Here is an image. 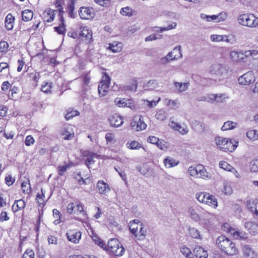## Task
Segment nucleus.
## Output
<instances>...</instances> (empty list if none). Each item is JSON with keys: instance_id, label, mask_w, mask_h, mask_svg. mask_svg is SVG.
Masks as SVG:
<instances>
[{"instance_id": "f257e3e1", "label": "nucleus", "mask_w": 258, "mask_h": 258, "mask_svg": "<svg viewBox=\"0 0 258 258\" xmlns=\"http://www.w3.org/2000/svg\"><path fill=\"white\" fill-rule=\"evenodd\" d=\"M216 243L218 247L228 255H234L238 252L235 244L224 236H219L216 240Z\"/></svg>"}, {"instance_id": "f03ea898", "label": "nucleus", "mask_w": 258, "mask_h": 258, "mask_svg": "<svg viewBox=\"0 0 258 258\" xmlns=\"http://www.w3.org/2000/svg\"><path fill=\"white\" fill-rule=\"evenodd\" d=\"M196 198L201 203L205 204L214 209L218 207V202L216 197L209 193L205 192H197Z\"/></svg>"}, {"instance_id": "7ed1b4c3", "label": "nucleus", "mask_w": 258, "mask_h": 258, "mask_svg": "<svg viewBox=\"0 0 258 258\" xmlns=\"http://www.w3.org/2000/svg\"><path fill=\"white\" fill-rule=\"evenodd\" d=\"M103 249L112 253L116 256H121L123 254L124 249L119 241L116 238H111L108 241L107 245Z\"/></svg>"}, {"instance_id": "20e7f679", "label": "nucleus", "mask_w": 258, "mask_h": 258, "mask_svg": "<svg viewBox=\"0 0 258 258\" xmlns=\"http://www.w3.org/2000/svg\"><path fill=\"white\" fill-rule=\"evenodd\" d=\"M237 20L240 25L250 28H254L258 25V18L251 14L240 15Z\"/></svg>"}, {"instance_id": "39448f33", "label": "nucleus", "mask_w": 258, "mask_h": 258, "mask_svg": "<svg viewBox=\"0 0 258 258\" xmlns=\"http://www.w3.org/2000/svg\"><path fill=\"white\" fill-rule=\"evenodd\" d=\"M227 98H228V96L225 93L210 94L201 97L199 100L218 103L224 102Z\"/></svg>"}, {"instance_id": "423d86ee", "label": "nucleus", "mask_w": 258, "mask_h": 258, "mask_svg": "<svg viewBox=\"0 0 258 258\" xmlns=\"http://www.w3.org/2000/svg\"><path fill=\"white\" fill-rule=\"evenodd\" d=\"M110 83V77L106 73L103 72L102 80L98 87V93L100 96L103 97L106 95Z\"/></svg>"}, {"instance_id": "0eeeda50", "label": "nucleus", "mask_w": 258, "mask_h": 258, "mask_svg": "<svg viewBox=\"0 0 258 258\" xmlns=\"http://www.w3.org/2000/svg\"><path fill=\"white\" fill-rule=\"evenodd\" d=\"M188 173L191 176H197V177H208V172L204 166L199 164L196 166H190L187 170Z\"/></svg>"}, {"instance_id": "6e6552de", "label": "nucleus", "mask_w": 258, "mask_h": 258, "mask_svg": "<svg viewBox=\"0 0 258 258\" xmlns=\"http://www.w3.org/2000/svg\"><path fill=\"white\" fill-rule=\"evenodd\" d=\"M131 232L134 235L137 240H144L147 235V230L144 224H141L139 226L133 227L131 225Z\"/></svg>"}, {"instance_id": "1a4fd4ad", "label": "nucleus", "mask_w": 258, "mask_h": 258, "mask_svg": "<svg viewBox=\"0 0 258 258\" xmlns=\"http://www.w3.org/2000/svg\"><path fill=\"white\" fill-rule=\"evenodd\" d=\"M131 126L133 130L139 132L145 130L147 124L141 116H136L132 119Z\"/></svg>"}, {"instance_id": "9d476101", "label": "nucleus", "mask_w": 258, "mask_h": 258, "mask_svg": "<svg viewBox=\"0 0 258 258\" xmlns=\"http://www.w3.org/2000/svg\"><path fill=\"white\" fill-rule=\"evenodd\" d=\"M79 15L82 19L89 20L93 18L95 16V13L92 8L81 7L79 12Z\"/></svg>"}, {"instance_id": "9b49d317", "label": "nucleus", "mask_w": 258, "mask_h": 258, "mask_svg": "<svg viewBox=\"0 0 258 258\" xmlns=\"http://www.w3.org/2000/svg\"><path fill=\"white\" fill-rule=\"evenodd\" d=\"M169 125L174 131L178 132L182 135H185L189 132L188 128L186 124L181 125L174 121H171Z\"/></svg>"}, {"instance_id": "f8f14e48", "label": "nucleus", "mask_w": 258, "mask_h": 258, "mask_svg": "<svg viewBox=\"0 0 258 258\" xmlns=\"http://www.w3.org/2000/svg\"><path fill=\"white\" fill-rule=\"evenodd\" d=\"M239 84L243 85H248L255 81V77L252 72L249 71L238 78Z\"/></svg>"}, {"instance_id": "ddd939ff", "label": "nucleus", "mask_w": 258, "mask_h": 258, "mask_svg": "<svg viewBox=\"0 0 258 258\" xmlns=\"http://www.w3.org/2000/svg\"><path fill=\"white\" fill-rule=\"evenodd\" d=\"M224 228H226L227 232L232 235L235 239H244L247 238V234L245 232L229 227L228 224H225L224 225Z\"/></svg>"}, {"instance_id": "4468645a", "label": "nucleus", "mask_w": 258, "mask_h": 258, "mask_svg": "<svg viewBox=\"0 0 258 258\" xmlns=\"http://www.w3.org/2000/svg\"><path fill=\"white\" fill-rule=\"evenodd\" d=\"M57 11L59 12L60 24H59L58 26L55 27L54 29L55 31L58 34L63 35L64 34L66 30V26L64 24V20L63 17V14L64 11L63 10L61 9H58Z\"/></svg>"}, {"instance_id": "2eb2a0df", "label": "nucleus", "mask_w": 258, "mask_h": 258, "mask_svg": "<svg viewBox=\"0 0 258 258\" xmlns=\"http://www.w3.org/2000/svg\"><path fill=\"white\" fill-rule=\"evenodd\" d=\"M67 236L69 241L77 244L81 238L82 233L80 231L72 230L67 233Z\"/></svg>"}, {"instance_id": "dca6fc26", "label": "nucleus", "mask_w": 258, "mask_h": 258, "mask_svg": "<svg viewBox=\"0 0 258 258\" xmlns=\"http://www.w3.org/2000/svg\"><path fill=\"white\" fill-rule=\"evenodd\" d=\"M244 258H257V253L249 245H244L242 249Z\"/></svg>"}, {"instance_id": "f3484780", "label": "nucleus", "mask_w": 258, "mask_h": 258, "mask_svg": "<svg viewBox=\"0 0 258 258\" xmlns=\"http://www.w3.org/2000/svg\"><path fill=\"white\" fill-rule=\"evenodd\" d=\"M83 156L86 157L85 164L89 167V166L94 162V158H98L99 155L96 153H93L89 151H84L83 153Z\"/></svg>"}, {"instance_id": "a211bd4d", "label": "nucleus", "mask_w": 258, "mask_h": 258, "mask_svg": "<svg viewBox=\"0 0 258 258\" xmlns=\"http://www.w3.org/2000/svg\"><path fill=\"white\" fill-rule=\"evenodd\" d=\"M211 41L213 42L224 41L226 42L231 43V40L233 36L225 35L213 34L210 36Z\"/></svg>"}, {"instance_id": "6ab92c4d", "label": "nucleus", "mask_w": 258, "mask_h": 258, "mask_svg": "<svg viewBox=\"0 0 258 258\" xmlns=\"http://www.w3.org/2000/svg\"><path fill=\"white\" fill-rule=\"evenodd\" d=\"M198 208L197 207L189 206L187 209V213L190 218L196 222L200 220V217L198 213Z\"/></svg>"}, {"instance_id": "aec40b11", "label": "nucleus", "mask_w": 258, "mask_h": 258, "mask_svg": "<svg viewBox=\"0 0 258 258\" xmlns=\"http://www.w3.org/2000/svg\"><path fill=\"white\" fill-rule=\"evenodd\" d=\"M193 252L197 258H208V253L206 250L200 245H196Z\"/></svg>"}, {"instance_id": "412c9836", "label": "nucleus", "mask_w": 258, "mask_h": 258, "mask_svg": "<svg viewBox=\"0 0 258 258\" xmlns=\"http://www.w3.org/2000/svg\"><path fill=\"white\" fill-rule=\"evenodd\" d=\"M238 145V141L233 139H227L225 147H224V151L225 152H232L237 148Z\"/></svg>"}, {"instance_id": "4be33fe9", "label": "nucleus", "mask_w": 258, "mask_h": 258, "mask_svg": "<svg viewBox=\"0 0 258 258\" xmlns=\"http://www.w3.org/2000/svg\"><path fill=\"white\" fill-rule=\"evenodd\" d=\"M109 120L111 125L115 127L120 126L123 122V117L116 114L110 116Z\"/></svg>"}, {"instance_id": "5701e85b", "label": "nucleus", "mask_w": 258, "mask_h": 258, "mask_svg": "<svg viewBox=\"0 0 258 258\" xmlns=\"http://www.w3.org/2000/svg\"><path fill=\"white\" fill-rule=\"evenodd\" d=\"M225 68L223 65L219 63L212 64L210 67V72L217 75H221L225 72Z\"/></svg>"}, {"instance_id": "b1692460", "label": "nucleus", "mask_w": 258, "mask_h": 258, "mask_svg": "<svg viewBox=\"0 0 258 258\" xmlns=\"http://www.w3.org/2000/svg\"><path fill=\"white\" fill-rule=\"evenodd\" d=\"M61 134L63 137V139L66 140H72L74 137V133L70 125L64 127L62 130Z\"/></svg>"}, {"instance_id": "393cba45", "label": "nucleus", "mask_w": 258, "mask_h": 258, "mask_svg": "<svg viewBox=\"0 0 258 258\" xmlns=\"http://www.w3.org/2000/svg\"><path fill=\"white\" fill-rule=\"evenodd\" d=\"M81 33L80 35L85 38L87 43H90L92 41V33L87 27H81L80 28Z\"/></svg>"}, {"instance_id": "a878e982", "label": "nucleus", "mask_w": 258, "mask_h": 258, "mask_svg": "<svg viewBox=\"0 0 258 258\" xmlns=\"http://www.w3.org/2000/svg\"><path fill=\"white\" fill-rule=\"evenodd\" d=\"M5 22L6 29L8 30H11L14 27L15 17L11 14H8L5 18Z\"/></svg>"}, {"instance_id": "bb28decb", "label": "nucleus", "mask_w": 258, "mask_h": 258, "mask_svg": "<svg viewBox=\"0 0 258 258\" xmlns=\"http://www.w3.org/2000/svg\"><path fill=\"white\" fill-rule=\"evenodd\" d=\"M244 226L252 234H255L258 233V223L255 224L251 221L247 222L245 223Z\"/></svg>"}, {"instance_id": "cd10ccee", "label": "nucleus", "mask_w": 258, "mask_h": 258, "mask_svg": "<svg viewBox=\"0 0 258 258\" xmlns=\"http://www.w3.org/2000/svg\"><path fill=\"white\" fill-rule=\"evenodd\" d=\"M55 12L56 11L51 9L46 10L44 13V21L48 23L52 22L55 17Z\"/></svg>"}, {"instance_id": "c85d7f7f", "label": "nucleus", "mask_w": 258, "mask_h": 258, "mask_svg": "<svg viewBox=\"0 0 258 258\" xmlns=\"http://www.w3.org/2000/svg\"><path fill=\"white\" fill-rule=\"evenodd\" d=\"M219 167L223 169L224 170H227L228 171H231L234 173V176L236 177H238V173L236 171L234 168H233L230 165H229L227 162L225 161H221L219 163Z\"/></svg>"}, {"instance_id": "c756f323", "label": "nucleus", "mask_w": 258, "mask_h": 258, "mask_svg": "<svg viewBox=\"0 0 258 258\" xmlns=\"http://www.w3.org/2000/svg\"><path fill=\"white\" fill-rule=\"evenodd\" d=\"M25 207V202L22 199L15 201L12 206V210L14 213L18 212L24 209Z\"/></svg>"}, {"instance_id": "7c9ffc66", "label": "nucleus", "mask_w": 258, "mask_h": 258, "mask_svg": "<svg viewBox=\"0 0 258 258\" xmlns=\"http://www.w3.org/2000/svg\"><path fill=\"white\" fill-rule=\"evenodd\" d=\"M99 191L101 194H105L110 191L108 185L103 181L99 180L97 184Z\"/></svg>"}, {"instance_id": "2f4dec72", "label": "nucleus", "mask_w": 258, "mask_h": 258, "mask_svg": "<svg viewBox=\"0 0 258 258\" xmlns=\"http://www.w3.org/2000/svg\"><path fill=\"white\" fill-rule=\"evenodd\" d=\"M123 44L119 42H113L109 44L108 48L113 52H119L122 49Z\"/></svg>"}, {"instance_id": "473e14b6", "label": "nucleus", "mask_w": 258, "mask_h": 258, "mask_svg": "<svg viewBox=\"0 0 258 258\" xmlns=\"http://www.w3.org/2000/svg\"><path fill=\"white\" fill-rule=\"evenodd\" d=\"M177 23L176 22H172L171 24L169 25L167 27H153V31L156 32H163L164 31L172 30L175 29L176 27Z\"/></svg>"}, {"instance_id": "72a5a7b5", "label": "nucleus", "mask_w": 258, "mask_h": 258, "mask_svg": "<svg viewBox=\"0 0 258 258\" xmlns=\"http://www.w3.org/2000/svg\"><path fill=\"white\" fill-rule=\"evenodd\" d=\"M242 53L241 51H232L230 53V57L234 61L237 62L242 59Z\"/></svg>"}, {"instance_id": "f704fd0d", "label": "nucleus", "mask_w": 258, "mask_h": 258, "mask_svg": "<svg viewBox=\"0 0 258 258\" xmlns=\"http://www.w3.org/2000/svg\"><path fill=\"white\" fill-rule=\"evenodd\" d=\"M33 17V13L29 10H25L22 12V20L25 22H28L32 20Z\"/></svg>"}, {"instance_id": "c9c22d12", "label": "nucleus", "mask_w": 258, "mask_h": 258, "mask_svg": "<svg viewBox=\"0 0 258 258\" xmlns=\"http://www.w3.org/2000/svg\"><path fill=\"white\" fill-rule=\"evenodd\" d=\"M179 162L176 161L174 159L171 157L166 158L164 160V164L167 168H171L178 165Z\"/></svg>"}, {"instance_id": "e433bc0d", "label": "nucleus", "mask_w": 258, "mask_h": 258, "mask_svg": "<svg viewBox=\"0 0 258 258\" xmlns=\"http://www.w3.org/2000/svg\"><path fill=\"white\" fill-rule=\"evenodd\" d=\"M174 85L176 90L179 92L185 91L188 87V83H187L174 82Z\"/></svg>"}, {"instance_id": "4c0bfd02", "label": "nucleus", "mask_w": 258, "mask_h": 258, "mask_svg": "<svg viewBox=\"0 0 258 258\" xmlns=\"http://www.w3.org/2000/svg\"><path fill=\"white\" fill-rule=\"evenodd\" d=\"M22 191L25 194H29L31 192V188L30 184V181L28 178L26 181H23L21 184Z\"/></svg>"}, {"instance_id": "58836bf2", "label": "nucleus", "mask_w": 258, "mask_h": 258, "mask_svg": "<svg viewBox=\"0 0 258 258\" xmlns=\"http://www.w3.org/2000/svg\"><path fill=\"white\" fill-rule=\"evenodd\" d=\"M92 239L93 241L98 246H99L101 248H105L106 244L97 235H96L94 232H92V235L91 236Z\"/></svg>"}, {"instance_id": "ea45409f", "label": "nucleus", "mask_w": 258, "mask_h": 258, "mask_svg": "<svg viewBox=\"0 0 258 258\" xmlns=\"http://www.w3.org/2000/svg\"><path fill=\"white\" fill-rule=\"evenodd\" d=\"M165 103L166 106L169 107L170 108L172 109H175L178 107L179 102L177 99L171 100L169 99H166L165 100Z\"/></svg>"}, {"instance_id": "a19ab883", "label": "nucleus", "mask_w": 258, "mask_h": 258, "mask_svg": "<svg viewBox=\"0 0 258 258\" xmlns=\"http://www.w3.org/2000/svg\"><path fill=\"white\" fill-rule=\"evenodd\" d=\"M237 123L231 121H227L225 122L221 127L223 131L232 130L236 127Z\"/></svg>"}, {"instance_id": "79ce46f5", "label": "nucleus", "mask_w": 258, "mask_h": 258, "mask_svg": "<svg viewBox=\"0 0 258 258\" xmlns=\"http://www.w3.org/2000/svg\"><path fill=\"white\" fill-rule=\"evenodd\" d=\"M126 148L130 150H138L142 148V145L138 142L133 141L126 144Z\"/></svg>"}, {"instance_id": "37998d69", "label": "nucleus", "mask_w": 258, "mask_h": 258, "mask_svg": "<svg viewBox=\"0 0 258 258\" xmlns=\"http://www.w3.org/2000/svg\"><path fill=\"white\" fill-rule=\"evenodd\" d=\"M188 233L189 235L195 239H202V236L200 231L195 228H189L188 229Z\"/></svg>"}, {"instance_id": "c03bdc74", "label": "nucleus", "mask_w": 258, "mask_h": 258, "mask_svg": "<svg viewBox=\"0 0 258 258\" xmlns=\"http://www.w3.org/2000/svg\"><path fill=\"white\" fill-rule=\"evenodd\" d=\"M135 11L129 7H126L120 10V13L122 16L131 17L134 15Z\"/></svg>"}, {"instance_id": "a18cd8bd", "label": "nucleus", "mask_w": 258, "mask_h": 258, "mask_svg": "<svg viewBox=\"0 0 258 258\" xmlns=\"http://www.w3.org/2000/svg\"><path fill=\"white\" fill-rule=\"evenodd\" d=\"M75 0H70L68 5V11L70 17L74 18L76 14L74 13Z\"/></svg>"}, {"instance_id": "49530a36", "label": "nucleus", "mask_w": 258, "mask_h": 258, "mask_svg": "<svg viewBox=\"0 0 258 258\" xmlns=\"http://www.w3.org/2000/svg\"><path fill=\"white\" fill-rule=\"evenodd\" d=\"M227 139L221 137H217L215 138V141L217 146L224 150V147L226 145Z\"/></svg>"}, {"instance_id": "de8ad7c7", "label": "nucleus", "mask_w": 258, "mask_h": 258, "mask_svg": "<svg viewBox=\"0 0 258 258\" xmlns=\"http://www.w3.org/2000/svg\"><path fill=\"white\" fill-rule=\"evenodd\" d=\"M249 169L251 172H258V157L254 158L249 163Z\"/></svg>"}, {"instance_id": "09e8293b", "label": "nucleus", "mask_w": 258, "mask_h": 258, "mask_svg": "<svg viewBox=\"0 0 258 258\" xmlns=\"http://www.w3.org/2000/svg\"><path fill=\"white\" fill-rule=\"evenodd\" d=\"M52 213L53 217L55 218V220L54 221L53 223L55 225H58L61 222L60 219L62 215L60 212L56 209H54L52 210Z\"/></svg>"}, {"instance_id": "8fccbe9b", "label": "nucleus", "mask_w": 258, "mask_h": 258, "mask_svg": "<svg viewBox=\"0 0 258 258\" xmlns=\"http://www.w3.org/2000/svg\"><path fill=\"white\" fill-rule=\"evenodd\" d=\"M180 252L186 258H193V255L190 249L185 246H182L180 247Z\"/></svg>"}, {"instance_id": "3c124183", "label": "nucleus", "mask_w": 258, "mask_h": 258, "mask_svg": "<svg viewBox=\"0 0 258 258\" xmlns=\"http://www.w3.org/2000/svg\"><path fill=\"white\" fill-rule=\"evenodd\" d=\"M246 136L250 140H258V131L255 130L249 131L247 132Z\"/></svg>"}, {"instance_id": "603ef678", "label": "nucleus", "mask_w": 258, "mask_h": 258, "mask_svg": "<svg viewBox=\"0 0 258 258\" xmlns=\"http://www.w3.org/2000/svg\"><path fill=\"white\" fill-rule=\"evenodd\" d=\"M155 117L158 120H164L167 118L166 112L163 109H160L157 112Z\"/></svg>"}, {"instance_id": "864d4df0", "label": "nucleus", "mask_w": 258, "mask_h": 258, "mask_svg": "<svg viewBox=\"0 0 258 258\" xmlns=\"http://www.w3.org/2000/svg\"><path fill=\"white\" fill-rule=\"evenodd\" d=\"M209 213H207L205 215V218L201 219L200 218V220L199 221V224L203 226L204 227H207L210 223V221L209 218L210 216Z\"/></svg>"}, {"instance_id": "5fc2aeb1", "label": "nucleus", "mask_w": 258, "mask_h": 258, "mask_svg": "<svg viewBox=\"0 0 258 258\" xmlns=\"http://www.w3.org/2000/svg\"><path fill=\"white\" fill-rule=\"evenodd\" d=\"M79 115V112L76 110H68L67 114L65 115V118L67 120L72 119L73 117Z\"/></svg>"}, {"instance_id": "6e6d98bb", "label": "nucleus", "mask_w": 258, "mask_h": 258, "mask_svg": "<svg viewBox=\"0 0 258 258\" xmlns=\"http://www.w3.org/2000/svg\"><path fill=\"white\" fill-rule=\"evenodd\" d=\"M45 198L44 192L42 189H41V194H38L36 198V200L38 203V204L39 206L44 205L45 204V200L44 198Z\"/></svg>"}, {"instance_id": "4d7b16f0", "label": "nucleus", "mask_w": 258, "mask_h": 258, "mask_svg": "<svg viewBox=\"0 0 258 258\" xmlns=\"http://www.w3.org/2000/svg\"><path fill=\"white\" fill-rule=\"evenodd\" d=\"M172 52L174 54L173 58L177 59L182 58V55L181 52V46L180 45L175 47L172 50Z\"/></svg>"}, {"instance_id": "13d9d810", "label": "nucleus", "mask_w": 258, "mask_h": 258, "mask_svg": "<svg viewBox=\"0 0 258 258\" xmlns=\"http://www.w3.org/2000/svg\"><path fill=\"white\" fill-rule=\"evenodd\" d=\"M157 146L160 149L163 151H166L169 147V144L164 140H159V142L157 144Z\"/></svg>"}, {"instance_id": "bf43d9fd", "label": "nucleus", "mask_w": 258, "mask_h": 258, "mask_svg": "<svg viewBox=\"0 0 258 258\" xmlns=\"http://www.w3.org/2000/svg\"><path fill=\"white\" fill-rule=\"evenodd\" d=\"M52 88V83L46 82L45 83V84L42 85L41 87V90L42 92L48 94L50 93L51 91V89Z\"/></svg>"}, {"instance_id": "052dcab7", "label": "nucleus", "mask_w": 258, "mask_h": 258, "mask_svg": "<svg viewBox=\"0 0 258 258\" xmlns=\"http://www.w3.org/2000/svg\"><path fill=\"white\" fill-rule=\"evenodd\" d=\"M232 188L229 183H225L224 184V187L223 189H222V191L225 195H231L232 193Z\"/></svg>"}, {"instance_id": "680f3d73", "label": "nucleus", "mask_w": 258, "mask_h": 258, "mask_svg": "<svg viewBox=\"0 0 258 258\" xmlns=\"http://www.w3.org/2000/svg\"><path fill=\"white\" fill-rule=\"evenodd\" d=\"M217 15L218 23L224 22L228 18V14L225 12L220 13Z\"/></svg>"}, {"instance_id": "e2e57ef3", "label": "nucleus", "mask_w": 258, "mask_h": 258, "mask_svg": "<svg viewBox=\"0 0 258 258\" xmlns=\"http://www.w3.org/2000/svg\"><path fill=\"white\" fill-rule=\"evenodd\" d=\"M67 211L70 214L76 213V202L69 203L67 207Z\"/></svg>"}, {"instance_id": "0e129e2a", "label": "nucleus", "mask_w": 258, "mask_h": 258, "mask_svg": "<svg viewBox=\"0 0 258 258\" xmlns=\"http://www.w3.org/2000/svg\"><path fill=\"white\" fill-rule=\"evenodd\" d=\"M242 53L243 59L244 58V57H247L251 56H254L258 54L256 50H246L245 51H242Z\"/></svg>"}, {"instance_id": "69168bd1", "label": "nucleus", "mask_w": 258, "mask_h": 258, "mask_svg": "<svg viewBox=\"0 0 258 258\" xmlns=\"http://www.w3.org/2000/svg\"><path fill=\"white\" fill-rule=\"evenodd\" d=\"M40 75L38 72H33L30 74V78L35 83V85H37V83L40 78Z\"/></svg>"}, {"instance_id": "338daca9", "label": "nucleus", "mask_w": 258, "mask_h": 258, "mask_svg": "<svg viewBox=\"0 0 258 258\" xmlns=\"http://www.w3.org/2000/svg\"><path fill=\"white\" fill-rule=\"evenodd\" d=\"M34 255L35 254L33 250L31 249L28 248L23 253L22 258H34Z\"/></svg>"}, {"instance_id": "774afa93", "label": "nucleus", "mask_w": 258, "mask_h": 258, "mask_svg": "<svg viewBox=\"0 0 258 258\" xmlns=\"http://www.w3.org/2000/svg\"><path fill=\"white\" fill-rule=\"evenodd\" d=\"M173 55L174 54L172 51L168 53L165 57L162 58V62L164 63L171 60H176V58H173Z\"/></svg>"}]
</instances>
